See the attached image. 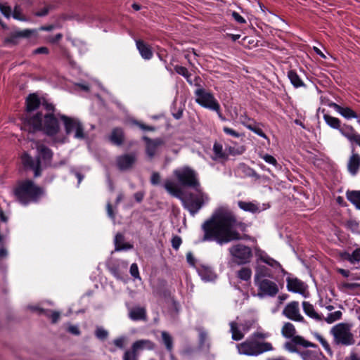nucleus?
<instances>
[{"label": "nucleus", "instance_id": "nucleus-1", "mask_svg": "<svg viewBox=\"0 0 360 360\" xmlns=\"http://www.w3.org/2000/svg\"><path fill=\"white\" fill-rule=\"evenodd\" d=\"M248 224L239 221L232 211L218 209L201 225V242H216L224 245L233 241L249 240Z\"/></svg>", "mask_w": 360, "mask_h": 360}, {"label": "nucleus", "instance_id": "nucleus-2", "mask_svg": "<svg viewBox=\"0 0 360 360\" xmlns=\"http://www.w3.org/2000/svg\"><path fill=\"white\" fill-rule=\"evenodd\" d=\"M41 105L46 113L38 111L34 115L25 117L24 130L32 134L41 131L48 136H54L60 131V123L55 115L56 107L45 99Z\"/></svg>", "mask_w": 360, "mask_h": 360}, {"label": "nucleus", "instance_id": "nucleus-3", "mask_svg": "<svg viewBox=\"0 0 360 360\" xmlns=\"http://www.w3.org/2000/svg\"><path fill=\"white\" fill-rule=\"evenodd\" d=\"M44 193V188L29 179L18 181L12 189L15 201L23 206L38 202Z\"/></svg>", "mask_w": 360, "mask_h": 360}, {"label": "nucleus", "instance_id": "nucleus-4", "mask_svg": "<svg viewBox=\"0 0 360 360\" xmlns=\"http://www.w3.org/2000/svg\"><path fill=\"white\" fill-rule=\"evenodd\" d=\"M195 190L197 193H189L182 199L184 209L187 210L193 217L200 211L205 202L210 199L207 194L204 193L200 188Z\"/></svg>", "mask_w": 360, "mask_h": 360}, {"label": "nucleus", "instance_id": "nucleus-5", "mask_svg": "<svg viewBox=\"0 0 360 360\" xmlns=\"http://www.w3.org/2000/svg\"><path fill=\"white\" fill-rule=\"evenodd\" d=\"M238 352L247 356H258L264 352L272 351L274 347L268 342H260L255 339H248L238 345Z\"/></svg>", "mask_w": 360, "mask_h": 360}, {"label": "nucleus", "instance_id": "nucleus-6", "mask_svg": "<svg viewBox=\"0 0 360 360\" xmlns=\"http://www.w3.org/2000/svg\"><path fill=\"white\" fill-rule=\"evenodd\" d=\"M330 333L333 336V343L336 345L349 346L355 343L354 335L347 323H340L334 326Z\"/></svg>", "mask_w": 360, "mask_h": 360}, {"label": "nucleus", "instance_id": "nucleus-7", "mask_svg": "<svg viewBox=\"0 0 360 360\" xmlns=\"http://www.w3.org/2000/svg\"><path fill=\"white\" fill-rule=\"evenodd\" d=\"M174 175L179 184L183 187L193 189L200 188L197 172L189 167H184L181 169H175Z\"/></svg>", "mask_w": 360, "mask_h": 360}, {"label": "nucleus", "instance_id": "nucleus-8", "mask_svg": "<svg viewBox=\"0 0 360 360\" xmlns=\"http://www.w3.org/2000/svg\"><path fill=\"white\" fill-rule=\"evenodd\" d=\"M232 260L238 265L249 264L253 257L252 250L250 247L243 243H236L229 248Z\"/></svg>", "mask_w": 360, "mask_h": 360}, {"label": "nucleus", "instance_id": "nucleus-9", "mask_svg": "<svg viewBox=\"0 0 360 360\" xmlns=\"http://www.w3.org/2000/svg\"><path fill=\"white\" fill-rule=\"evenodd\" d=\"M195 85L200 86L198 83ZM194 94L195 96V102L202 108L210 110H219V103L210 91H206L204 88L199 87L195 90Z\"/></svg>", "mask_w": 360, "mask_h": 360}, {"label": "nucleus", "instance_id": "nucleus-10", "mask_svg": "<svg viewBox=\"0 0 360 360\" xmlns=\"http://www.w3.org/2000/svg\"><path fill=\"white\" fill-rule=\"evenodd\" d=\"M255 284L258 288V295L260 297H275L279 291L278 285L269 279H262Z\"/></svg>", "mask_w": 360, "mask_h": 360}, {"label": "nucleus", "instance_id": "nucleus-11", "mask_svg": "<svg viewBox=\"0 0 360 360\" xmlns=\"http://www.w3.org/2000/svg\"><path fill=\"white\" fill-rule=\"evenodd\" d=\"M21 162L25 170L34 172V176L35 178L41 176L42 169L40 158L34 160L30 154L25 152L21 155Z\"/></svg>", "mask_w": 360, "mask_h": 360}, {"label": "nucleus", "instance_id": "nucleus-12", "mask_svg": "<svg viewBox=\"0 0 360 360\" xmlns=\"http://www.w3.org/2000/svg\"><path fill=\"white\" fill-rule=\"evenodd\" d=\"M41 101L37 94H30L25 99V112L22 115V129L24 130V122L25 117L27 116L34 115V111L37 110L41 105Z\"/></svg>", "mask_w": 360, "mask_h": 360}, {"label": "nucleus", "instance_id": "nucleus-13", "mask_svg": "<svg viewBox=\"0 0 360 360\" xmlns=\"http://www.w3.org/2000/svg\"><path fill=\"white\" fill-rule=\"evenodd\" d=\"M137 160L135 153H125L116 158V166L120 171H127L132 169Z\"/></svg>", "mask_w": 360, "mask_h": 360}, {"label": "nucleus", "instance_id": "nucleus-14", "mask_svg": "<svg viewBox=\"0 0 360 360\" xmlns=\"http://www.w3.org/2000/svg\"><path fill=\"white\" fill-rule=\"evenodd\" d=\"M297 345H301L304 347L317 348V345L305 340L302 336L296 335L291 338V341L286 342L284 348L292 353H299Z\"/></svg>", "mask_w": 360, "mask_h": 360}, {"label": "nucleus", "instance_id": "nucleus-15", "mask_svg": "<svg viewBox=\"0 0 360 360\" xmlns=\"http://www.w3.org/2000/svg\"><path fill=\"white\" fill-rule=\"evenodd\" d=\"M283 314L292 321L306 322L304 317L300 314L299 302L297 301H292L288 303L283 310Z\"/></svg>", "mask_w": 360, "mask_h": 360}, {"label": "nucleus", "instance_id": "nucleus-16", "mask_svg": "<svg viewBox=\"0 0 360 360\" xmlns=\"http://www.w3.org/2000/svg\"><path fill=\"white\" fill-rule=\"evenodd\" d=\"M146 142V153L150 160H152L158 150V147L165 144V141L161 138L152 139L148 136L143 137Z\"/></svg>", "mask_w": 360, "mask_h": 360}, {"label": "nucleus", "instance_id": "nucleus-17", "mask_svg": "<svg viewBox=\"0 0 360 360\" xmlns=\"http://www.w3.org/2000/svg\"><path fill=\"white\" fill-rule=\"evenodd\" d=\"M149 342L150 341L144 340L134 342L131 349L124 352L123 360H138L139 351L143 349Z\"/></svg>", "mask_w": 360, "mask_h": 360}, {"label": "nucleus", "instance_id": "nucleus-18", "mask_svg": "<svg viewBox=\"0 0 360 360\" xmlns=\"http://www.w3.org/2000/svg\"><path fill=\"white\" fill-rule=\"evenodd\" d=\"M328 106L333 108L337 112L346 120L358 119V114L350 107L342 106L335 102L330 101Z\"/></svg>", "mask_w": 360, "mask_h": 360}, {"label": "nucleus", "instance_id": "nucleus-19", "mask_svg": "<svg viewBox=\"0 0 360 360\" xmlns=\"http://www.w3.org/2000/svg\"><path fill=\"white\" fill-rule=\"evenodd\" d=\"M326 110L323 109L322 112L323 113V118L328 126L333 129L338 130L339 132L342 134V132H345L347 131L345 126H349L347 124H342L341 120L335 117H333L328 113H325Z\"/></svg>", "mask_w": 360, "mask_h": 360}, {"label": "nucleus", "instance_id": "nucleus-20", "mask_svg": "<svg viewBox=\"0 0 360 360\" xmlns=\"http://www.w3.org/2000/svg\"><path fill=\"white\" fill-rule=\"evenodd\" d=\"M33 34V31L29 29L12 32L4 40V44L17 45L20 38H29Z\"/></svg>", "mask_w": 360, "mask_h": 360}, {"label": "nucleus", "instance_id": "nucleus-21", "mask_svg": "<svg viewBox=\"0 0 360 360\" xmlns=\"http://www.w3.org/2000/svg\"><path fill=\"white\" fill-rule=\"evenodd\" d=\"M287 282V289L290 292H292L295 293H299L301 295L304 294L306 291V286L301 280L297 278H290L288 277L286 278Z\"/></svg>", "mask_w": 360, "mask_h": 360}, {"label": "nucleus", "instance_id": "nucleus-22", "mask_svg": "<svg viewBox=\"0 0 360 360\" xmlns=\"http://www.w3.org/2000/svg\"><path fill=\"white\" fill-rule=\"evenodd\" d=\"M136 45L140 55L143 59L150 60L153 58V53L151 47L143 40H136Z\"/></svg>", "mask_w": 360, "mask_h": 360}, {"label": "nucleus", "instance_id": "nucleus-23", "mask_svg": "<svg viewBox=\"0 0 360 360\" xmlns=\"http://www.w3.org/2000/svg\"><path fill=\"white\" fill-rule=\"evenodd\" d=\"M266 278H274L272 271L264 265H258L255 268V274L254 277L255 283H257V281H259L262 279H267Z\"/></svg>", "mask_w": 360, "mask_h": 360}, {"label": "nucleus", "instance_id": "nucleus-24", "mask_svg": "<svg viewBox=\"0 0 360 360\" xmlns=\"http://www.w3.org/2000/svg\"><path fill=\"white\" fill-rule=\"evenodd\" d=\"M109 141L113 145L120 146L124 141V133L121 127H115L112 129L110 135L109 136Z\"/></svg>", "mask_w": 360, "mask_h": 360}, {"label": "nucleus", "instance_id": "nucleus-25", "mask_svg": "<svg viewBox=\"0 0 360 360\" xmlns=\"http://www.w3.org/2000/svg\"><path fill=\"white\" fill-rule=\"evenodd\" d=\"M60 120L63 121L66 134H70L75 129L79 120L75 118L68 117L65 115H60Z\"/></svg>", "mask_w": 360, "mask_h": 360}, {"label": "nucleus", "instance_id": "nucleus-26", "mask_svg": "<svg viewBox=\"0 0 360 360\" xmlns=\"http://www.w3.org/2000/svg\"><path fill=\"white\" fill-rule=\"evenodd\" d=\"M237 172L242 177H254L255 179H260V176L256 171L245 163L239 164L237 167Z\"/></svg>", "mask_w": 360, "mask_h": 360}, {"label": "nucleus", "instance_id": "nucleus-27", "mask_svg": "<svg viewBox=\"0 0 360 360\" xmlns=\"http://www.w3.org/2000/svg\"><path fill=\"white\" fill-rule=\"evenodd\" d=\"M288 78L289 79L291 84L295 88H301L304 87L306 88L307 85L303 82V80L301 79L300 75L297 74L296 70H290L287 73Z\"/></svg>", "mask_w": 360, "mask_h": 360}, {"label": "nucleus", "instance_id": "nucleus-28", "mask_svg": "<svg viewBox=\"0 0 360 360\" xmlns=\"http://www.w3.org/2000/svg\"><path fill=\"white\" fill-rule=\"evenodd\" d=\"M360 168V155L357 153L353 154L348 162L347 169L349 172L354 176L356 175Z\"/></svg>", "mask_w": 360, "mask_h": 360}, {"label": "nucleus", "instance_id": "nucleus-29", "mask_svg": "<svg viewBox=\"0 0 360 360\" xmlns=\"http://www.w3.org/2000/svg\"><path fill=\"white\" fill-rule=\"evenodd\" d=\"M302 308L305 314L309 317L319 321L323 320V316L315 311L314 306L310 302L304 301Z\"/></svg>", "mask_w": 360, "mask_h": 360}, {"label": "nucleus", "instance_id": "nucleus-30", "mask_svg": "<svg viewBox=\"0 0 360 360\" xmlns=\"http://www.w3.org/2000/svg\"><path fill=\"white\" fill-rule=\"evenodd\" d=\"M347 131L342 132V135L347 138L351 143H355L360 147V134L357 133L355 129L352 126H345Z\"/></svg>", "mask_w": 360, "mask_h": 360}, {"label": "nucleus", "instance_id": "nucleus-31", "mask_svg": "<svg viewBox=\"0 0 360 360\" xmlns=\"http://www.w3.org/2000/svg\"><path fill=\"white\" fill-rule=\"evenodd\" d=\"M37 151L39 154L40 159L41 158L44 162H50L52 160L53 153V151L44 144L38 145L37 147Z\"/></svg>", "mask_w": 360, "mask_h": 360}, {"label": "nucleus", "instance_id": "nucleus-32", "mask_svg": "<svg viewBox=\"0 0 360 360\" xmlns=\"http://www.w3.org/2000/svg\"><path fill=\"white\" fill-rule=\"evenodd\" d=\"M198 272L202 279L205 281H212L215 277L214 272L210 266L202 265L198 269Z\"/></svg>", "mask_w": 360, "mask_h": 360}, {"label": "nucleus", "instance_id": "nucleus-33", "mask_svg": "<svg viewBox=\"0 0 360 360\" xmlns=\"http://www.w3.org/2000/svg\"><path fill=\"white\" fill-rule=\"evenodd\" d=\"M115 250L120 251L123 250H129L133 248L129 243H124V236L120 233H117L115 237Z\"/></svg>", "mask_w": 360, "mask_h": 360}, {"label": "nucleus", "instance_id": "nucleus-34", "mask_svg": "<svg viewBox=\"0 0 360 360\" xmlns=\"http://www.w3.org/2000/svg\"><path fill=\"white\" fill-rule=\"evenodd\" d=\"M238 206L245 212H249L252 214H255L260 212L259 206L252 202H246L239 200L238 202Z\"/></svg>", "mask_w": 360, "mask_h": 360}, {"label": "nucleus", "instance_id": "nucleus-35", "mask_svg": "<svg viewBox=\"0 0 360 360\" xmlns=\"http://www.w3.org/2000/svg\"><path fill=\"white\" fill-rule=\"evenodd\" d=\"M129 317L133 321L146 319V311L143 307L133 308L129 312Z\"/></svg>", "mask_w": 360, "mask_h": 360}, {"label": "nucleus", "instance_id": "nucleus-36", "mask_svg": "<svg viewBox=\"0 0 360 360\" xmlns=\"http://www.w3.org/2000/svg\"><path fill=\"white\" fill-rule=\"evenodd\" d=\"M346 197L351 203L360 210V191H347Z\"/></svg>", "mask_w": 360, "mask_h": 360}, {"label": "nucleus", "instance_id": "nucleus-37", "mask_svg": "<svg viewBox=\"0 0 360 360\" xmlns=\"http://www.w3.org/2000/svg\"><path fill=\"white\" fill-rule=\"evenodd\" d=\"M162 342L165 346L166 349L172 353L174 349L173 338L167 331L161 333Z\"/></svg>", "mask_w": 360, "mask_h": 360}, {"label": "nucleus", "instance_id": "nucleus-38", "mask_svg": "<svg viewBox=\"0 0 360 360\" xmlns=\"http://www.w3.org/2000/svg\"><path fill=\"white\" fill-rule=\"evenodd\" d=\"M128 342V338L126 335H121L114 339L112 341V344L115 345V349H110L111 352H115L116 349H123L125 348Z\"/></svg>", "mask_w": 360, "mask_h": 360}, {"label": "nucleus", "instance_id": "nucleus-39", "mask_svg": "<svg viewBox=\"0 0 360 360\" xmlns=\"http://www.w3.org/2000/svg\"><path fill=\"white\" fill-rule=\"evenodd\" d=\"M283 337L286 338H292L296 333V330L294 325L290 322L285 323L281 330Z\"/></svg>", "mask_w": 360, "mask_h": 360}, {"label": "nucleus", "instance_id": "nucleus-40", "mask_svg": "<svg viewBox=\"0 0 360 360\" xmlns=\"http://www.w3.org/2000/svg\"><path fill=\"white\" fill-rule=\"evenodd\" d=\"M232 339L236 341L242 340L244 334L238 329L237 323L232 321L230 323Z\"/></svg>", "mask_w": 360, "mask_h": 360}, {"label": "nucleus", "instance_id": "nucleus-41", "mask_svg": "<svg viewBox=\"0 0 360 360\" xmlns=\"http://www.w3.org/2000/svg\"><path fill=\"white\" fill-rule=\"evenodd\" d=\"M252 276V270L249 267H243L237 272V277L244 281H248Z\"/></svg>", "mask_w": 360, "mask_h": 360}, {"label": "nucleus", "instance_id": "nucleus-42", "mask_svg": "<svg viewBox=\"0 0 360 360\" xmlns=\"http://www.w3.org/2000/svg\"><path fill=\"white\" fill-rule=\"evenodd\" d=\"M314 337L321 344V345L323 346L324 349L326 351L328 354L330 355V356H332L333 351L330 348L329 343L327 342V340L322 335H321L319 333H315Z\"/></svg>", "mask_w": 360, "mask_h": 360}, {"label": "nucleus", "instance_id": "nucleus-43", "mask_svg": "<svg viewBox=\"0 0 360 360\" xmlns=\"http://www.w3.org/2000/svg\"><path fill=\"white\" fill-rule=\"evenodd\" d=\"M94 333L96 338L101 341L105 340L109 335L108 331L101 326H98L96 328Z\"/></svg>", "mask_w": 360, "mask_h": 360}, {"label": "nucleus", "instance_id": "nucleus-44", "mask_svg": "<svg viewBox=\"0 0 360 360\" xmlns=\"http://www.w3.org/2000/svg\"><path fill=\"white\" fill-rule=\"evenodd\" d=\"M247 128L254 132L255 134H257L260 137H262L264 139H267L266 135L265 133L262 131V129L259 127V124L255 122L252 125H247Z\"/></svg>", "mask_w": 360, "mask_h": 360}, {"label": "nucleus", "instance_id": "nucleus-45", "mask_svg": "<svg viewBox=\"0 0 360 360\" xmlns=\"http://www.w3.org/2000/svg\"><path fill=\"white\" fill-rule=\"evenodd\" d=\"M164 186L169 193L173 195H176L180 191L176 185L170 180H167L165 182Z\"/></svg>", "mask_w": 360, "mask_h": 360}, {"label": "nucleus", "instance_id": "nucleus-46", "mask_svg": "<svg viewBox=\"0 0 360 360\" xmlns=\"http://www.w3.org/2000/svg\"><path fill=\"white\" fill-rule=\"evenodd\" d=\"M174 70L177 74L185 77L188 82H191L188 79L191 76V74L188 72L186 67L176 65L174 67Z\"/></svg>", "mask_w": 360, "mask_h": 360}, {"label": "nucleus", "instance_id": "nucleus-47", "mask_svg": "<svg viewBox=\"0 0 360 360\" xmlns=\"http://www.w3.org/2000/svg\"><path fill=\"white\" fill-rule=\"evenodd\" d=\"M266 259H263L264 263L268 264L269 266H270L273 268L281 269L282 272L285 273V271L284 270V269L282 267V266L278 261L275 260L274 258L271 257L270 256H269V257H266Z\"/></svg>", "mask_w": 360, "mask_h": 360}, {"label": "nucleus", "instance_id": "nucleus-48", "mask_svg": "<svg viewBox=\"0 0 360 360\" xmlns=\"http://www.w3.org/2000/svg\"><path fill=\"white\" fill-rule=\"evenodd\" d=\"M74 137L77 139H84L86 138L84 129L81 122H79V123L77 124V126L75 128V133Z\"/></svg>", "mask_w": 360, "mask_h": 360}, {"label": "nucleus", "instance_id": "nucleus-49", "mask_svg": "<svg viewBox=\"0 0 360 360\" xmlns=\"http://www.w3.org/2000/svg\"><path fill=\"white\" fill-rule=\"evenodd\" d=\"M342 314L340 311H336L335 312L330 313L326 319V321L328 323H332L335 321L340 320L342 318Z\"/></svg>", "mask_w": 360, "mask_h": 360}, {"label": "nucleus", "instance_id": "nucleus-50", "mask_svg": "<svg viewBox=\"0 0 360 360\" xmlns=\"http://www.w3.org/2000/svg\"><path fill=\"white\" fill-rule=\"evenodd\" d=\"M47 311H49V313H45L44 316L48 318H50L51 319L52 323H56L58 321L60 316V312L53 311L51 309H47Z\"/></svg>", "mask_w": 360, "mask_h": 360}, {"label": "nucleus", "instance_id": "nucleus-51", "mask_svg": "<svg viewBox=\"0 0 360 360\" xmlns=\"http://www.w3.org/2000/svg\"><path fill=\"white\" fill-rule=\"evenodd\" d=\"M260 157L267 163L270 164V165H272L273 166H274L275 167H278L279 166V164L278 163L276 159L269 155V154H264V155H260Z\"/></svg>", "mask_w": 360, "mask_h": 360}, {"label": "nucleus", "instance_id": "nucleus-52", "mask_svg": "<svg viewBox=\"0 0 360 360\" xmlns=\"http://www.w3.org/2000/svg\"><path fill=\"white\" fill-rule=\"evenodd\" d=\"M213 150L217 158H224L226 157V155L223 151V147L221 144L215 143L213 146Z\"/></svg>", "mask_w": 360, "mask_h": 360}, {"label": "nucleus", "instance_id": "nucleus-53", "mask_svg": "<svg viewBox=\"0 0 360 360\" xmlns=\"http://www.w3.org/2000/svg\"><path fill=\"white\" fill-rule=\"evenodd\" d=\"M240 123L247 128V125H252L256 121L249 117L245 113L240 117Z\"/></svg>", "mask_w": 360, "mask_h": 360}, {"label": "nucleus", "instance_id": "nucleus-54", "mask_svg": "<svg viewBox=\"0 0 360 360\" xmlns=\"http://www.w3.org/2000/svg\"><path fill=\"white\" fill-rule=\"evenodd\" d=\"M0 11L7 18L11 15L12 10L11 6L0 3Z\"/></svg>", "mask_w": 360, "mask_h": 360}, {"label": "nucleus", "instance_id": "nucleus-55", "mask_svg": "<svg viewBox=\"0 0 360 360\" xmlns=\"http://www.w3.org/2000/svg\"><path fill=\"white\" fill-rule=\"evenodd\" d=\"M223 131L226 134V135H229V136H233L234 138H239L241 134L240 133H238V131H236V130L231 129V128H229L228 127H223Z\"/></svg>", "mask_w": 360, "mask_h": 360}, {"label": "nucleus", "instance_id": "nucleus-56", "mask_svg": "<svg viewBox=\"0 0 360 360\" xmlns=\"http://www.w3.org/2000/svg\"><path fill=\"white\" fill-rule=\"evenodd\" d=\"M299 354L304 360H311L315 356V352L311 350H305L300 352Z\"/></svg>", "mask_w": 360, "mask_h": 360}, {"label": "nucleus", "instance_id": "nucleus-57", "mask_svg": "<svg viewBox=\"0 0 360 360\" xmlns=\"http://www.w3.org/2000/svg\"><path fill=\"white\" fill-rule=\"evenodd\" d=\"M182 243L181 238L179 236H174L172 238V248L177 250H179L180 245Z\"/></svg>", "mask_w": 360, "mask_h": 360}, {"label": "nucleus", "instance_id": "nucleus-58", "mask_svg": "<svg viewBox=\"0 0 360 360\" xmlns=\"http://www.w3.org/2000/svg\"><path fill=\"white\" fill-rule=\"evenodd\" d=\"M130 274L135 278H140L139 267L136 263H133L130 266Z\"/></svg>", "mask_w": 360, "mask_h": 360}, {"label": "nucleus", "instance_id": "nucleus-59", "mask_svg": "<svg viewBox=\"0 0 360 360\" xmlns=\"http://www.w3.org/2000/svg\"><path fill=\"white\" fill-rule=\"evenodd\" d=\"M231 16L239 24L246 23L245 19L236 11H233Z\"/></svg>", "mask_w": 360, "mask_h": 360}, {"label": "nucleus", "instance_id": "nucleus-60", "mask_svg": "<svg viewBox=\"0 0 360 360\" xmlns=\"http://www.w3.org/2000/svg\"><path fill=\"white\" fill-rule=\"evenodd\" d=\"M352 261L351 263L354 264L360 261V248H357L351 254Z\"/></svg>", "mask_w": 360, "mask_h": 360}, {"label": "nucleus", "instance_id": "nucleus-61", "mask_svg": "<svg viewBox=\"0 0 360 360\" xmlns=\"http://www.w3.org/2000/svg\"><path fill=\"white\" fill-rule=\"evenodd\" d=\"M150 183L154 186L158 185L160 183V175L158 172H154L152 174L150 177Z\"/></svg>", "mask_w": 360, "mask_h": 360}, {"label": "nucleus", "instance_id": "nucleus-62", "mask_svg": "<svg viewBox=\"0 0 360 360\" xmlns=\"http://www.w3.org/2000/svg\"><path fill=\"white\" fill-rule=\"evenodd\" d=\"M135 124L141 129L144 131H155V127L153 126L146 125L144 123H142L139 121H136Z\"/></svg>", "mask_w": 360, "mask_h": 360}, {"label": "nucleus", "instance_id": "nucleus-63", "mask_svg": "<svg viewBox=\"0 0 360 360\" xmlns=\"http://www.w3.org/2000/svg\"><path fill=\"white\" fill-rule=\"evenodd\" d=\"M186 260L189 265H191V266H195L196 260L193 254L191 252H188L186 253Z\"/></svg>", "mask_w": 360, "mask_h": 360}, {"label": "nucleus", "instance_id": "nucleus-64", "mask_svg": "<svg viewBox=\"0 0 360 360\" xmlns=\"http://www.w3.org/2000/svg\"><path fill=\"white\" fill-rule=\"evenodd\" d=\"M63 38L61 33H58L54 37H50L48 38V41L52 44L58 43Z\"/></svg>", "mask_w": 360, "mask_h": 360}]
</instances>
